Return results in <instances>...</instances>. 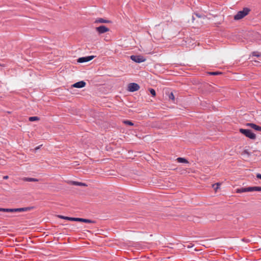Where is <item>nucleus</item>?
Wrapping results in <instances>:
<instances>
[{
    "label": "nucleus",
    "instance_id": "423d86ee",
    "mask_svg": "<svg viewBox=\"0 0 261 261\" xmlns=\"http://www.w3.org/2000/svg\"><path fill=\"white\" fill-rule=\"evenodd\" d=\"M96 32L99 34H103L109 31V29L105 25H100L95 28Z\"/></svg>",
    "mask_w": 261,
    "mask_h": 261
},
{
    "label": "nucleus",
    "instance_id": "6ab92c4d",
    "mask_svg": "<svg viewBox=\"0 0 261 261\" xmlns=\"http://www.w3.org/2000/svg\"><path fill=\"white\" fill-rule=\"evenodd\" d=\"M169 98L170 99H171L173 101H174V100H175V97H174V94H173V93L172 92H171L169 94Z\"/></svg>",
    "mask_w": 261,
    "mask_h": 261
},
{
    "label": "nucleus",
    "instance_id": "f3484780",
    "mask_svg": "<svg viewBox=\"0 0 261 261\" xmlns=\"http://www.w3.org/2000/svg\"><path fill=\"white\" fill-rule=\"evenodd\" d=\"M177 162L181 163H188V162L187 160L182 158H178L177 159Z\"/></svg>",
    "mask_w": 261,
    "mask_h": 261
},
{
    "label": "nucleus",
    "instance_id": "393cba45",
    "mask_svg": "<svg viewBox=\"0 0 261 261\" xmlns=\"http://www.w3.org/2000/svg\"><path fill=\"white\" fill-rule=\"evenodd\" d=\"M124 123H126V124H128L129 125H133V123L131 121H128V120L125 121Z\"/></svg>",
    "mask_w": 261,
    "mask_h": 261
},
{
    "label": "nucleus",
    "instance_id": "f8f14e48",
    "mask_svg": "<svg viewBox=\"0 0 261 261\" xmlns=\"http://www.w3.org/2000/svg\"><path fill=\"white\" fill-rule=\"evenodd\" d=\"M23 180L25 181H29V182H33V181H38V179L35 178H31V177H24L23 178Z\"/></svg>",
    "mask_w": 261,
    "mask_h": 261
},
{
    "label": "nucleus",
    "instance_id": "1a4fd4ad",
    "mask_svg": "<svg viewBox=\"0 0 261 261\" xmlns=\"http://www.w3.org/2000/svg\"><path fill=\"white\" fill-rule=\"evenodd\" d=\"M86 85V83L84 81H80L77 83H75L72 85V87L77 88H81L84 87Z\"/></svg>",
    "mask_w": 261,
    "mask_h": 261
},
{
    "label": "nucleus",
    "instance_id": "7ed1b4c3",
    "mask_svg": "<svg viewBox=\"0 0 261 261\" xmlns=\"http://www.w3.org/2000/svg\"><path fill=\"white\" fill-rule=\"evenodd\" d=\"M239 131L246 137L251 139H255L256 138V135L249 129L240 128Z\"/></svg>",
    "mask_w": 261,
    "mask_h": 261
},
{
    "label": "nucleus",
    "instance_id": "5701e85b",
    "mask_svg": "<svg viewBox=\"0 0 261 261\" xmlns=\"http://www.w3.org/2000/svg\"><path fill=\"white\" fill-rule=\"evenodd\" d=\"M84 222L85 223H93L94 222L92 221V220H89V219H84Z\"/></svg>",
    "mask_w": 261,
    "mask_h": 261
},
{
    "label": "nucleus",
    "instance_id": "aec40b11",
    "mask_svg": "<svg viewBox=\"0 0 261 261\" xmlns=\"http://www.w3.org/2000/svg\"><path fill=\"white\" fill-rule=\"evenodd\" d=\"M84 219H83V218H73V221H78V222H84Z\"/></svg>",
    "mask_w": 261,
    "mask_h": 261
},
{
    "label": "nucleus",
    "instance_id": "cd10ccee",
    "mask_svg": "<svg viewBox=\"0 0 261 261\" xmlns=\"http://www.w3.org/2000/svg\"><path fill=\"white\" fill-rule=\"evenodd\" d=\"M196 15L197 17H200V16H199V15H198L197 14H196Z\"/></svg>",
    "mask_w": 261,
    "mask_h": 261
},
{
    "label": "nucleus",
    "instance_id": "412c9836",
    "mask_svg": "<svg viewBox=\"0 0 261 261\" xmlns=\"http://www.w3.org/2000/svg\"><path fill=\"white\" fill-rule=\"evenodd\" d=\"M252 56L257 57H261V54H259L257 52H253L252 53Z\"/></svg>",
    "mask_w": 261,
    "mask_h": 261
},
{
    "label": "nucleus",
    "instance_id": "4468645a",
    "mask_svg": "<svg viewBox=\"0 0 261 261\" xmlns=\"http://www.w3.org/2000/svg\"><path fill=\"white\" fill-rule=\"evenodd\" d=\"M15 208H0V212H14Z\"/></svg>",
    "mask_w": 261,
    "mask_h": 261
},
{
    "label": "nucleus",
    "instance_id": "20e7f679",
    "mask_svg": "<svg viewBox=\"0 0 261 261\" xmlns=\"http://www.w3.org/2000/svg\"><path fill=\"white\" fill-rule=\"evenodd\" d=\"M130 59L134 62L136 63H142L145 62L146 61V59L142 56H135L132 55L130 56Z\"/></svg>",
    "mask_w": 261,
    "mask_h": 261
},
{
    "label": "nucleus",
    "instance_id": "a878e982",
    "mask_svg": "<svg viewBox=\"0 0 261 261\" xmlns=\"http://www.w3.org/2000/svg\"><path fill=\"white\" fill-rule=\"evenodd\" d=\"M256 177H257V178H259V179H261V174H259V173H257V174H256Z\"/></svg>",
    "mask_w": 261,
    "mask_h": 261
},
{
    "label": "nucleus",
    "instance_id": "f257e3e1",
    "mask_svg": "<svg viewBox=\"0 0 261 261\" xmlns=\"http://www.w3.org/2000/svg\"><path fill=\"white\" fill-rule=\"evenodd\" d=\"M253 191H261L260 187H249L238 188L236 189V193H241L243 192H250Z\"/></svg>",
    "mask_w": 261,
    "mask_h": 261
},
{
    "label": "nucleus",
    "instance_id": "ddd939ff",
    "mask_svg": "<svg viewBox=\"0 0 261 261\" xmlns=\"http://www.w3.org/2000/svg\"><path fill=\"white\" fill-rule=\"evenodd\" d=\"M70 183L72 185H75V186H87V185L86 184L83 183V182H77V181H70Z\"/></svg>",
    "mask_w": 261,
    "mask_h": 261
},
{
    "label": "nucleus",
    "instance_id": "9d476101",
    "mask_svg": "<svg viewBox=\"0 0 261 261\" xmlns=\"http://www.w3.org/2000/svg\"><path fill=\"white\" fill-rule=\"evenodd\" d=\"M95 23H111V21L108 20V19H103L102 18H99L96 19L95 20Z\"/></svg>",
    "mask_w": 261,
    "mask_h": 261
},
{
    "label": "nucleus",
    "instance_id": "39448f33",
    "mask_svg": "<svg viewBox=\"0 0 261 261\" xmlns=\"http://www.w3.org/2000/svg\"><path fill=\"white\" fill-rule=\"evenodd\" d=\"M140 88V86L136 83H130L127 87V90L130 92H135L138 91Z\"/></svg>",
    "mask_w": 261,
    "mask_h": 261
},
{
    "label": "nucleus",
    "instance_id": "2eb2a0df",
    "mask_svg": "<svg viewBox=\"0 0 261 261\" xmlns=\"http://www.w3.org/2000/svg\"><path fill=\"white\" fill-rule=\"evenodd\" d=\"M57 217L61 219L67 220H69V221H73V218H72V217H66V216H62V215H58Z\"/></svg>",
    "mask_w": 261,
    "mask_h": 261
},
{
    "label": "nucleus",
    "instance_id": "0eeeda50",
    "mask_svg": "<svg viewBox=\"0 0 261 261\" xmlns=\"http://www.w3.org/2000/svg\"><path fill=\"white\" fill-rule=\"evenodd\" d=\"M94 57H95V56H90L79 58L77 59V62H79V63L87 62L92 60L94 58Z\"/></svg>",
    "mask_w": 261,
    "mask_h": 261
},
{
    "label": "nucleus",
    "instance_id": "4be33fe9",
    "mask_svg": "<svg viewBox=\"0 0 261 261\" xmlns=\"http://www.w3.org/2000/svg\"><path fill=\"white\" fill-rule=\"evenodd\" d=\"M150 91V92L151 93V94L153 96H155V91L154 89H150L149 90Z\"/></svg>",
    "mask_w": 261,
    "mask_h": 261
},
{
    "label": "nucleus",
    "instance_id": "f03ea898",
    "mask_svg": "<svg viewBox=\"0 0 261 261\" xmlns=\"http://www.w3.org/2000/svg\"><path fill=\"white\" fill-rule=\"evenodd\" d=\"M250 11V10L248 8H244L243 10L239 11L237 14L234 16L235 20H240L247 15H248Z\"/></svg>",
    "mask_w": 261,
    "mask_h": 261
},
{
    "label": "nucleus",
    "instance_id": "b1692460",
    "mask_svg": "<svg viewBox=\"0 0 261 261\" xmlns=\"http://www.w3.org/2000/svg\"><path fill=\"white\" fill-rule=\"evenodd\" d=\"M220 73H221L220 72H211L209 73V74L210 75H218V74H219Z\"/></svg>",
    "mask_w": 261,
    "mask_h": 261
},
{
    "label": "nucleus",
    "instance_id": "6e6552de",
    "mask_svg": "<svg viewBox=\"0 0 261 261\" xmlns=\"http://www.w3.org/2000/svg\"><path fill=\"white\" fill-rule=\"evenodd\" d=\"M246 126H249L252 128L259 132H261V127L252 123H248L246 124Z\"/></svg>",
    "mask_w": 261,
    "mask_h": 261
},
{
    "label": "nucleus",
    "instance_id": "bb28decb",
    "mask_svg": "<svg viewBox=\"0 0 261 261\" xmlns=\"http://www.w3.org/2000/svg\"><path fill=\"white\" fill-rule=\"evenodd\" d=\"M8 177H9L8 176L6 175V176H4L3 177V178L5 179H7L8 178Z\"/></svg>",
    "mask_w": 261,
    "mask_h": 261
},
{
    "label": "nucleus",
    "instance_id": "a211bd4d",
    "mask_svg": "<svg viewBox=\"0 0 261 261\" xmlns=\"http://www.w3.org/2000/svg\"><path fill=\"white\" fill-rule=\"evenodd\" d=\"M39 118L38 117H36V116L30 117L29 118V120L30 121H37V120H39Z\"/></svg>",
    "mask_w": 261,
    "mask_h": 261
},
{
    "label": "nucleus",
    "instance_id": "9b49d317",
    "mask_svg": "<svg viewBox=\"0 0 261 261\" xmlns=\"http://www.w3.org/2000/svg\"><path fill=\"white\" fill-rule=\"evenodd\" d=\"M33 208L32 207H22V208H15V212H26L30 211Z\"/></svg>",
    "mask_w": 261,
    "mask_h": 261
},
{
    "label": "nucleus",
    "instance_id": "dca6fc26",
    "mask_svg": "<svg viewBox=\"0 0 261 261\" xmlns=\"http://www.w3.org/2000/svg\"><path fill=\"white\" fill-rule=\"evenodd\" d=\"M221 185V184L220 182H217L213 185L212 187L214 188L215 191H217V190L220 188Z\"/></svg>",
    "mask_w": 261,
    "mask_h": 261
}]
</instances>
